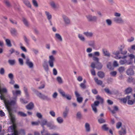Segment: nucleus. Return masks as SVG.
<instances>
[{"label": "nucleus", "mask_w": 135, "mask_h": 135, "mask_svg": "<svg viewBox=\"0 0 135 135\" xmlns=\"http://www.w3.org/2000/svg\"><path fill=\"white\" fill-rule=\"evenodd\" d=\"M0 98L2 100H3L5 106L7 109L10 117V119L12 122L13 124L12 125L10 126L8 128L15 129L16 127V125L15 124L16 119L14 115L12 113V109L11 106L14 105L16 104V100H12L9 101V100L5 99L4 96L2 94L0 96Z\"/></svg>", "instance_id": "nucleus-1"}, {"label": "nucleus", "mask_w": 135, "mask_h": 135, "mask_svg": "<svg viewBox=\"0 0 135 135\" xmlns=\"http://www.w3.org/2000/svg\"><path fill=\"white\" fill-rule=\"evenodd\" d=\"M34 93L37 97L41 99L47 101L51 100V98L49 97L47 95L43 94L37 91H34Z\"/></svg>", "instance_id": "nucleus-2"}, {"label": "nucleus", "mask_w": 135, "mask_h": 135, "mask_svg": "<svg viewBox=\"0 0 135 135\" xmlns=\"http://www.w3.org/2000/svg\"><path fill=\"white\" fill-rule=\"evenodd\" d=\"M55 60V58L54 56L52 55H50L49 57V60L48 61V63L49 66L52 68L54 66V62Z\"/></svg>", "instance_id": "nucleus-3"}, {"label": "nucleus", "mask_w": 135, "mask_h": 135, "mask_svg": "<svg viewBox=\"0 0 135 135\" xmlns=\"http://www.w3.org/2000/svg\"><path fill=\"white\" fill-rule=\"evenodd\" d=\"M86 16L89 21L96 22L97 21V17L95 16H92L91 15H88Z\"/></svg>", "instance_id": "nucleus-4"}, {"label": "nucleus", "mask_w": 135, "mask_h": 135, "mask_svg": "<svg viewBox=\"0 0 135 135\" xmlns=\"http://www.w3.org/2000/svg\"><path fill=\"white\" fill-rule=\"evenodd\" d=\"M42 66L45 71L48 73L49 71V68L47 63V61L46 60H44L42 64Z\"/></svg>", "instance_id": "nucleus-5"}, {"label": "nucleus", "mask_w": 135, "mask_h": 135, "mask_svg": "<svg viewBox=\"0 0 135 135\" xmlns=\"http://www.w3.org/2000/svg\"><path fill=\"white\" fill-rule=\"evenodd\" d=\"M75 94L76 97L77 101L79 103H81L83 100V98L81 97H80V95L77 91H75Z\"/></svg>", "instance_id": "nucleus-6"}, {"label": "nucleus", "mask_w": 135, "mask_h": 135, "mask_svg": "<svg viewBox=\"0 0 135 135\" xmlns=\"http://www.w3.org/2000/svg\"><path fill=\"white\" fill-rule=\"evenodd\" d=\"M126 73L128 75H134V73L132 67L131 66L126 71Z\"/></svg>", "instance_id": "nucleus-7"}, {"label": "nucleus", "mask_w": 135, "mask_h": 135, "mask_svg": "<svg viewBox=\"0 0 135 135\" xmlns=\"http://www.w3.org/2000/svg\"><path fill=\"white\" fill-rule=\"evenodd\" d=\"M62 17L65 23L67 25L70 24V21L69 18L66 16L62 15Z\"/></svg>", "instance_id": "nucleus-8"}, {"label": "nucleus", "mask_w": 135, "mask_h": 135, "mask_svg": "<svg viewBox=\"0 0 135 135\" xmlns=\"http://www.w3.org/2000/svg\"><path fill=\"white\" fill-rule=\"evenodd\" d=\"M113 21L117 23H122L124 21L120 17H115L113 18Z\"/></svg>", "instance_id": "nucleus-9"}, {"label": "nucleus", "mask_w": 135, "mask_h": 135, "mask_svg": "<svg viewBox=\"0 0 135 135\" xmlns=\"http://www.w3.org/2000/svg\"><path fill=\"white\" fill-rule=\"evenodd\" d=\"M125 47V45H121L120 47H118V49L120 51V53L121 54L123 55L126 54L127 53V51L126 50L123 51V49Z\"/></svg>", "instance_id": "nucleus-10"}, {"label": "nucleus", "mask_w": 135, "mask_h": 135, "mask_svg": "<svg viewBox=\"0 0 135 135\" xmlns=\"http://www.w3.org/2000/svg\"><path fill=\"white\" fill-rule=\"evenodd\" d=\"M118 133L119 135H124L126 134V130L125 126L122 127L121 129L119 131Z\"/></svg>", "instance_id": "nucleus-11"}, {"label": "nucleus", "mask_w": 135, "mask_h": 135, "mask_svg": "<svg viewBox=\"0 0 135 135\" xmlns=\"http://www.w3.org/2000/svg\"><path fill=\"white\" fill-rule=\"evenodd\" d=\"M47 127H49L50 129H55L57 128L56 125L50 122H48Z\"/></svg>", "instance_id": "nucleus-12"}, {"label": "nucleus", "mask_w": 135, "mask_h": 135, "mask_svg": "<svg viewBox=\"0 0 135 135\" xmlns=\"http://www.w3.org/2000/svg\"><path fill=\"white\" fill-rule=\"evenodd\" d=\"M88 45L92 47L93 49L95 48V41L94 40H90L88 42Z\"/></svg>", "instance_id": "nucleus-13"}, {"label": "nucleus", "mask_w": 135, "mask_h": 135, "mask_svg": "<svg viewBox=\"0 0 135 135\" xmlns=\"http://www.w3.org/2000/svg\"><path fill=\"white\" fill-rule=\"evenodd\" d=\"M69 111V109L67 107H66L65 111L63 113V117L64 118H66L68 116Z\"/></svg>", "instance_id": "nucleus-14"}, {"label": "nucleus", "mask_w": 135, "mask_h": 135, "mask_svg": "<svg viewBox=\"0 0 135 135\" xmlns=\"http://www.w3.org/2000/svg\"><path fill=\"white\" fill-rule=\"evenodd\" d=\"M78 37L80 40L83 42L85 41V39L84 37L82 35L80 34H78Z\"/></svg>", "instance_id": "nucleus-15"}, {"label": "nucleus", "mask_w": 135, "mask_h": 135, "mask_svg": "<svg viewBox=\"0 0 135 135\" xmlns=\"http://www.w3.org/2000/svg\"><path fill=\"white\" fill-rule=\"evenodd\" d=\"M120 52L119 51H117L115 52H114L113 53V54L115 55L114 57V58L117 59H121V57L119 56V54Z\"/></svg>", "instance_id": "nucleus-16"}, {"label": "nucleus", "mask_w": 135, "mask_h": 135, "mask_svg": "<svg viewBox=\"0 0 135 135\" xmlns=\"http://www.w3.org/2000/svg\"><path fill=\"white\" fill-rule=\"evenodd\" d=\"M83 34L87 37H91L93 36V33L92 32H84Z\"/></svg>", "instance_id": "nucleus-17"}, {"label": "nucleus", "mask_w": 135, "mask_h": 135, "mask_svg": "<svg viewBox=\"0 0 135 135\" xmlns=\"http://www.w3.org/2000/svg\"><path fill=\"white\" fill-rule=\"evenodd\" d=\"M130 98L131 96H127L126 97V98L119 99V100L123 102V103H126L127 101V100H129L130 99Z\"/></svg>", "instance_id": "nucleus-18"}, {"label": "nucleus", "mask_w": 135, "mask_h": 135, "mask_svg": "<svg viewBox=\"0 0 135 135\" xmlns=\"http://www.w3.org/2000/svg\"><path fill=\"white\" fill-rule=\"evenodd\" d=\"M45 13L48 20H51L52 17V15L50 12L47 11H45Z\"/></svg>", "instance_id": "nucleus-19"}, {"label": "nucleus", "mask_w": 135, "mask_h": 135, "mask_svg": "<svg viewBox=\"0 0 135 135\" xmlns=\"http://www.w3.org/2000/svg\"><path fill=\"white\" fill-rule=\"evenodd\" d=\"M105 56L108 57H109L110 54L109 52L106 49H103L102 50Z\"/></svg>", "instance_id": "nucleus-20"}, {"label": "nucleus", "mask_w": 135, "mask_h": 135, "mask_svg": "<svg viewBox=\"0 0 135 135\" xmlns=\"http://www.w3.org/2000/svg\"><path fill=\"white\" fill-rule=\"evenodd\" d=\"M132 88L131 87H128L125 90V94H129L132 91Z\"/></svg>", "instance_id": "nucleus-21"}, {"label": "nucleus", "mask_w": 135, "mask_h": 135, "mask_svg": "<svg viewBox=\"0 0 135 135\" xmlns=\"http://www.w3.org/2000/svg\"><path fill=\"white\" fill-rule=\"evenodd\" d=\"M48 122L47 120L46 119L43 120L40 123V124L42 127L43 129L44 130L45 125H46L47 126Z\"/></svg>", "instance_id": "nucleus-22"}, {"label": "nucleus", "mask_w": 135, "mask_h": 135, "mask_svg": "<svg viewBox=\"0 0 135 135\" xmlns=\"http://www.w3.org/2000/svg\"><path fill=\"white\" fill-rule=\"evenodd\" d=\"M96 66L95 68L97 69L98 70H100L102 68L103 66L101 63L100 62H99L96 63Z\"/></svg>", "instance_id": "nucleus-23"}, {"label": "nucleus", "mask_w": 135, "mask_h": 135, "mask_svg": "<svg viewBox=\"0 0 135 135\" xmlns=\"http://www.w3.org/2000/svg\"><path fill=\"white\" fill-rule=\"evenodd\" d=\"M96 99L99 100V102L101 104H103V99L99 95H97L96 97Z\"/></svg>", "instance_id": "nucleus-24"}, {"label": "nucleus", "mask_w": 135, "mask_h": 135, "mask_svg": "<svg viewBox=\"0 0 135 135\" xmlns=\"http://www.w3.org/2000/svg\"><path fill=\"white\" fill-rule=\"evenodd\" d=\"M98 75L100 78H102L104 76V74L103 72L100 71L97 73Z\"/></svg>", "instance_id": "nucleus-25"}, {"label": "nucleus", "mask_w": 135, "mask_h": 135, "mask_svg": "<svg viewBox=\"0 0 135 135\" xmlns=\"http://www.w3.org/2000/svg\"><path fill=\"white\" fill-rule=\"evenodd\" d=\"M33 103H30L28 104L27 105L26 107L28 109H31L33 108Z\"/></svg>", "instance_id": "nucleus-26"}, {"label": "nucleus", "mask_w": 135, "mask_h": 135, "mask_svg": "<svg viewBox=\"0 0 135 135\" xmlns=\"http://www.w3.org/2000/svg\"><path fill=\"white\" fill-rule=\"evenodd\" d=\"M94 80L95 82L98 84L99 85H101L103 83L102 81L100 80H99L98 78H95Z\"/></svg>", "instance_id": "nucleus-27"}, {"label": "nucleus", "mask_w": 135, "mask_h": 135, "mask_svg": "<svg viewBox=\"0 0 135 135\" xmlns=\"http://www.w3.org/2000/svg\"><path fill=\"white\" fill-rule=\"evenodd\" d=\"M102 129L104 131H107L108 130L109 128L108 127V125L106 124H104L102 127Z\"/></svg>", "instance_id": "nucleus-28"}, {"label": "nucleus", "mask_w": 135, "mask_h": 135, "mask_svg": "<svg viewBox=\"0 0 135 135\" xmlns=\"http://www.w3.org/2000/svg\"><path fill=\"white\" fill-rule=\"evenodd\" d=\"M57 122L59 124H61L63 122V119L61 117H59L56 119Z\"/></svg>", "instance_id": "nucleus-29"}, {"label": "nucleus", "mask_w": 135, "mask_h": 135, "mask_svg": "<svg viewBox=\"0 0 135 135\" xmlns=\"http://www.w3.org/2000/svg\"><path fill=\"white\" fill-rule=\"evenodd\" d=\"M85 127L87 132H89L90 131V125L88 123H85Z\"/></svg>", "instance_id": "nucleus-30"}, {"label": "nucleus", "mask_w": 135, "mask_h": 135, "mask_svg": "<svg viewBox=\"0 0 135 135\" xmlns=\"http://www.w3.org/2000/svg\"><path fill=\"white\" fill-rule=\"evenodd\" d=\"M55 37L59 40L60 41H62V38L61 35L59 33H56L55 34Z\"/></svg>", "instance_id": "nucleus-31"}, {"label": "nucleus", "mask_w": 135, "mask_h": 135, "mask_svg": "<svg viewBox=\"0 0 135 135\" xmlns=\"http://www.w3.org/2000/svg\"><path fill=\"white\" fill-rule=\"evenodd\" d=\"M16 127L14 129H9V131H10V129L12 130V132H13L12 134V135H18V132L17 131L16 129Z\"/></svg>", "instance_id": "nucleus-32"}, {"label": "nucleus", "mask_w": 135, "mask_h": 135, "mask_svg": "<svg viewBox=\"0 0 135 135\" xmlns=\"http://www.w3.org/2000/svg\"><path fill=\"white\" fill-rule=\"evenodd\" d=\"M26 63L30 68L32 67L33 66V63L30 62L28 59L27 60Z\"/></svg>", "instance_id": "nucleus-33"}, {"label": "nucleus", "mask_w": 135, "mask_h": 135, "mask_svg": "<svg viewBox=\"0 0 135 135\" xmlns=\"http://www.w3.org/2000/svg\"><path fill=\"white\" fill-rule=\"evenodd\" d=\"M125 70V68L124 67L121 66L119 67L118 70L120 73H121L123 72Z\"/></svg>", "instance_id": "nucleus-34"}, {"label": "nucleus", "mask_w": 135, "mask_h": 135, "mask_svg": "<svg viewBox=\"0 0 135 135\" xmlns=\"http://www.w3.org/2000/svg\"><path fill=\"white\" fill-rule=\"evenodd\" d=\"M58 91L63 97H65L66 96V95H65V93L62 90L59 89L58 90Z\"/></svg>", "instance_id": "nucleus-35"}, {"label": "nucleus", "mask_w": 135, "mask_h": 135, "mask_svg": "<svg viewBox=\"0 0 135 135\" xmlns=\"http://www.w3.org/2000/svg\"><path fill=\"white\" fill-rule=\"evenodd\" d=\"M128 82L131 83L135 81V79L132 77L128 78L127 79Z\"/></svg>", "instance_id": "nucleus-36"}, {"label": "nucleus", "mask_w": 135, "mask_h": 135, "mask_svg": "<svg viewBox=\"0 0 135 135\" xmlns=\"http://www.w3.org/2000/svg\"><path fill=\"white\" fill-rule=\"evenodd\" d=\"M18 115L22 117H25L27 116V114H26L25 113H24L22 112L21 111L18 112Z\"/></svg>", "instance_id": "nucleus-37"}, {"label": "nucleus", "mask_w": 135, "mask_h": 135, "mask_svg": "<svg viewBox=\"0 0 135 135\" xmlns=\"http://www.w3.org/2000/svg\"><path fill=\"white\" fill-rule=\"evenodd\" d=\"M100 103V102L99 101H95L94 102V104H91V105L97 107L98 106Z\"/></svg>", "instance_id": "nucleus-38"}, {"label": "nucleus", "mask_w": 135, "mask_h": 135, "mask_svg": "<svg viewBox=\"0 0 135 135\" xmlns=\"http://www.w3.org/2000/svg\"><path fill=\"white\" fill-rule=\"evenodd\" d=\"M50 4L51 6L54 8H56V6L54 2L53 1H51L50 3Z\"/></svg>", "instance_id": "nucleus-39"}, {"label": "nucleus", "mask_w": 135, "mask_h": 135, "mask_svg": "<svg viewBox=\"0 0 135 135\" xmlns=\"http://www.w3.org/2000/svg\"><path fill=\"white\" fill-rule=\"evenodd\" d=\"M106 23L107 25L108 26H110L112 24V22L109 19H108L106 20Z\"/></svg>", "instance_id": "nucleus-40"}, {"label": "nucleus", "mask_w": 135, "mask_h": 135, "mask_svg": "<svg viewBox=\"0 0 135 135\" xmlns=\"http://www.w3.org/2000/svg\"><path fill=\"white\" fill-rule=\"evenodd\" d=\"M12 92L14 95H17L18 94L20 95L21 93V91L20 90H16L15 91H13Z\"/></svg>", "instance_id": "nucleus-41"}, {"label": "nucleus", "mask_w": 135, "mask_h": 135, "mask_svg": "<svg viewBox=\"0 0 135 135\" xmlns=\"http://www.w3.org/2000/svg\"><path fill=\"white\" fill-rule=\"evenodd\" d=\"M77 118L79 119H80L81 117V112H78L76 115Z\"/></svg>", "instance_id": "nucleus-42"}, {"label": "nucleus", "mask_w": 135, "mask_h": 135, "mask_svg": "<svg viewBox=\"0 0 135 135\" xmlns=\"http://www.w3.org/2000/svg\"><path fill=\"white\" fill-rule=\"evenodd\" d=\"M127 62V60L126 59L121 60L119 61V63L121 65H123Z\"/></svg>", "instance_id": "nucleus-43"}, {"label": "nucleus", "mask_w": 135, "mask_h": 135, "mask_svg": "<svg viewBox=\"0 0 135 135\" xmlns=\"http://www.w3.org/2000/svg\"><path fill=\"white\" fill-rule=\"evenodd\" d=\"M122 125V123L120 122H119L116 124V128H117L119 129L121 127Z\"/></svg>", "instance_id": "nucleus-44"}, {"label": "nucleus", "mask_w": 135, "mask_h": 135, "mask_svg": "<svg viewBox=\"0 0 135 135\" xmlns=\"http://www.w3.org/2000/svg\"><path fill=\"white\" fill-rule=\"evenodd\" d=\"M6 41L7 45L8 46L10 47L11 46L12 44L11 43V41L9 40L8 39H6Z\"/></svg>", "instance_id": "nucleus-45"}, {"label": "nucleus", "mask_w": 135, "mask_h": 135, "mask_svg": "<svg viewBox=\"0 0 135 135\" xmlns=\"http://www.w3.org/2000/svg\"><path fill=\"white\" fill-rule=\"evenodd\" d=\"M23 21L24 23L27 26H28L29 24L27 20L25 18H23Z\"/></svg>", "instance_id": "nucleus-46"}, {"label": "nucleus", "mask_w": 135, "mask_h": 135, "mask_svg": "<svg viewBox=\"0 0 135 135\" xmlns=\"http://www.w3.org/2000/svg\"><path fill=\"white\" fill-rule=\"evenodd\" d=\"M41 133L42 135H49V134L48 132L46 131H45V128H44V130L43 129V131H41Z\"/></svg>", "instance_id": "nucleus-47"}, {"label": "nucleus", "mask_w": 135, "mask_h": 135, "mask_svg": "<svg viewBox=\"0 0 135 135\" xmlns=\"http://www.w3.org/2000/svg\"><path fill=\"white\" fill-rule=\"evenodd\" d=\"M57 80L59 83L61 84L62 83V81L61 78L58 76L57 78Z\"/></svg>", "instance_id": "nucleus-48"}, {"label": "nucleus", "mask_w": 135, "mask_h": 135, "mask_svg": "<svg viewBox=\"0 0 135 135\" xmlns=\"http://www.w3.org/2000/svg\"><path fill=\"white\" fill-rule=\"evenodd\" d=\"M91 107L93 111L95 113H97V112L98 111L96 107L92 105H91Z\"/></svg>", "instance_id": "nucleus-49"}, {"label": "nucleus", "mask_w": 135, "mask_h": 135, "mask_svg": "<svg viewBox=\"0 0 135 135\" xmlns=\"http://www.w3.org/2000/svg\"><path fill=\"white\" fill-rule=\"evenodd\" d=\"M25 4L28 7H31V6L29 1H25L24 2Z\"/></svg>", "instance_id": "nucleus-50"}, {"label": "nucleus", "mask_w": 135, "mask_h": 135, "mask_svg": "<svg viewBox=\"0 0 135 135\" xmlns=\"http://www.w3.org/2000/svg\"><path fill=\"white\" fill-rule=\"evenodd\" d=\"M98 121L100 123H103L105 122V120L102 118H100L98 119Z\"/></svg>", "instance_id": "nucleus-51"}, {"label": "nucleus", "mask_w": 135, "mask_h": 135, "mask_svg": "<svg viewBox=\"0 0 135 135\" xmlns=\"http://www.w3.org/2000/svg\"><path fill=\"white\" fill-rule=\"evenodd\" d=\"M80 87L81 88L83 89H85L86 88V85L85 84H84V83H81L80 85Z\"/></svg>", "instance_id": "nucleus-52"}, {"label": "nucleus", "mask_w": 135, "mask_h": 135, "mask_svg": "<svg viewBox=\"0 0 135 135\" xmlns=\"http://www.w3.org/2000/svg\"><path fill=\"white\" fill-rule=\"evenodd\" d=\"M93 60L94 61H96L97 63L99 62V58L94 56H93Z\"/></svg>", "instance_id": "nucleus-53"}, {"label": "nucleus", "mask_w": 135, "mask_h": 135, "mask_svg": "<svg viewBox=\"0 0 135 135\" xmlns=\"http://www.w3.org/2000/svg\"><path fill=\"white\" fill-rule=\"evenodd\" d=\"M105 91L108 94H112L111 92L110 91L108 88H105L104 89Z\"/></svg>", "instance_id": "nucleus-54"}, {"label": "nucleus", "mask_w": 135, "mask_h": 135, "mask_svg": "<svg viewBox=\"0 0 135 135\" xmlns=\"http://www.w3.org/2000/svg\"><path fill=\"white\" fill-rule=\"evenodd\" d=\"M11 33L12 35H15L16 33V31L15 29H12L11 30Z\"/></svg>", "instance_id": "nucleus-55"}, {"label": "nucleus", "mask_w": 135, "mask_h": 135, "mask_svg": "<svg viewBox=\"0 0 135 135\" xmlns=\"http://www.w3.org/2000/svg\"><path fill=\"white\" fill-rule=\"evenodd\" d=\"M51 116L53 117H54L55 116V112L52 110L51 111L49 112Z\"/></svg>", "instance_id": "nucleus-56"}, {"label": "nucleus", "mask_w": 135, "mask_h": 135, "mask_svg": "<svg viewBox=\"0 0 135 135\" xmlns=\"http://www.w3.org/2000/svg\"><path fill=\"white\" fill-rule=\"evenodd\" d=\"M53 74L54 75H56L57 74V72L56 69L54 68L53 69Z\"/></svg>", "instance_id": "nucleus-57"}, {"label": "nucleus", "mask_w": 135, "mask_h": 135, "mask_svg": "<svg viewBox=\"0 0 135 135\" xmlns=\"http://www.w3.org/2000/svg\"><path fill=\"white\" fill-rule=\"evenodd\" d=\"M4 3L8 7H10L11 6V5L9 2L7 0L4 1Z\"/></svg>", "instance_id": "nucleus-58"}, {"label": "nucleus", "mask_w": 135, "mask_h": 135, "mask_svg": "<svg viewBox=\"0 0 135 135\" xmlns=\"http://www.w3.org/2000/svg\"><path fill=\"white\" fill-rule=\"evenodd\" d=\"M5 71L4 68H1L0 69V74L1 75H3Z\"/></svg>", "instance_id": "nucleus-59"}, {"label": "nucleus", "mask_w": 135, "mask_h": 135, "mask_svg": "<svg viewBox=\"0 0 135 135\" xmlns=\"http://www.w3.org/2000/svg\"><path fill=\"white\" fill-rule=\"evenodd\" d=\"M58 95V94L56 92H55L52 94V97L54 99H56V98L57 96Z\"/></svg>", "instance_id": "nucleus-60"}, {"label": "nucleus", "mask_w": 135, "mask_h": 135, "mask_svg": "<svg viewBox=\"0 0 135 135\" xmlns=\"http://www.w3.org/2000/svg\"><path fill=\"white\" fill-rule=\"evenodd\" d=\"M8 62L11 65H13L15 63V61L14 60H9Z\"/></svg>", "instance_id": "nucleus-61"}, {"label": "nucleus", "mask_w": 135, "mask_h": 135, "mask_svg": "<svg viewBox=\"0 0 135 135\" xmlns=\"http://www.w3.org/2000/svg\"><path fill=\"white\" fill-rule=\"evenodd\" d=\"M117 72L116 71H113L110 73V74L112 76H115L117 74Z\"/></svg>", "instance_id": "nucleus-62"}, {"label": "nucleus", "mask_w": 135, "mask_h": 135, "mask_svg": "<svg viewBox=\"0 0 135 135\" xmlns=\"http://www.w3.org/2000/svg\"><path fill=\"white\" fill-rule=\"evenodd\" d=\"M128 103L129 105H132L133 103V100H131L129 99L128 101Z\"/></svg>", "instance_id": "nucleus-63"}, {"label": "nucleus", "mask_w": 135, "mask_h": 135, "mask_svg": "<svg viewBox=\"0 0 135 135\" xmlns=\"http://www.w3.org/2000/svg\"><path fill=\"white\" fill-rule=\"evenodd\" d=\"M38 7V4L36 0H34V7L36 8H37Z\"/></svg>", "instance_id": "nucleus-64"}]
</instances>
